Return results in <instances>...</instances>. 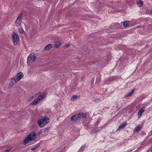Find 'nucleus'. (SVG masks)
<instances>
[{"label":"nucleus","mask_w":152,"mask_h":152,"mask_svg":"<svg viewBox=\"0 0 152 152\" xmlns=\"http://www.w3.org/2000/svg\"><path fill=\"white\" fill-rule=\"evenodd\" d=\"M137 5L140 7H142V6L143 2L141 1L137 2Z\"/></svg>","instance_id":"17"},{"label":"nucleus","mask_w":152,"mask_h":152,"mask_svg":"<svg viewBox=\"0 0 152 152\" xmlns=\"http://www.w3.org/2000/svg\"><path fill=\"white\" fill-rule=\"evenodd\" d=\"M123 25L125 27H128L129 25V22H125L123 23Z\"/></svg>","instance_id":"19"},{"label":"nucleus","mask_w":152,"mask_h":152,"mask_svg":"<svg viewBox=\"0 0 152 152\" xmlns=\"http://www.w3.org/2000/svg\"><path fill=\"white\" fill-rule=\"evenodd\" d=\"M135 89H133L132 90L131 92L128 93L126 95V96H131L132 95V94L134 93V91H135Z\"/></svg>","instance_id":"14"},{"label":"nucleus","mask_w":152,"mask_h":152,"mask_svg":"<svg viewBox=\"0 0 152 152\" xmlns=\"http://www.w3.org/2000/svg\"><path fill=\"white\" fill-rule=\"evenodd\" d=\"M78 97V96L77 95H73L72 96V97L71 98V100L74 101L76 99H77Z\"/></svg>","instance_id":"18"},{"label":"nucleus","mask_w":152,"mask_h":152,"mask_svg":"<svg viewBox=\"0 0 152 152\" xmlns=\"http://www.w3.org/2000/svg\"><path fill=\"white\" fill-rule=\"evenodd\" d=\"M52 44H49L48 45H47L45 47V50H49L50 48H52Z\"/></svg>","instance_id":"16"},{"label":"nucleus","mask_w":152,"mask_h":152,"mask_svg":"<svg viewBox=\"0 0 152 152\" xmlns=\"http://www.w3.org/2000/svg\"><path fill=\"white\" fill-rule=\"evenodd\" d=\"M45 94L44 93L39 94L38 97L31 102V105H32L37 104L38 102H39L41 99L45 97Z\"/></svg>","instance_id":"2"},{"label":"nucleus","mask_w":152,"mask_h":152,"mask_svg":"<svg viewBox=\"0 0 152 152\" xmlns=\"http://www.w3.org/2000/svg\"><path fill=\"white\" fill-rule=\"evenodd\" d=\"M69 45L68 44L66 45L65 46V47L66 48H68L69 47Z\"/></svg>","instance_id":"29"},{"label":"nucleus","mask_w":152,"mask_h":152,"mask_svg":"<svg viewBox=\"0 0 152 152\" xmlns=\"http://www.w3.org/2000/svg\"><path fill=\"white\" fill-rule=\"evenodd\" d=\"M49 122V119L47 117H44L37 121L39 126L42 128L43 127Z\"/></svg>","instance_id":"1"},{"label":"nucleus","mask_w":152,"mask_h":152,"mask_svg":"<svg viewBox=\"0 0 152 152\" xmlns=\"http://www.w3.org/2000/svg\"><path fill=\"white\" fill-rule=\"evenodd\" d=\"M44 130L45 129H42L39 132V134H42V133H43L44 132H45V131H44Z\"/></svg>","instance_id":"22"},{"label":"nucleus","mask_w":152,"mask_h":152,"mask_svg":"<svg viewBox=\"0 0 152 152\" xmlns=\"http://www.w3.org/2000/svg\"><path fill=\"white\" fill-rule=\"evenodd\" d=\"M23 17L22 14V13L20 14L18 16V17L17 18L18 19L21 20L22 19Z\"/></svg>","instance_id":"20"},{"label":"nucleus","mask_w":152,"mask_h":152,"mask_svg":"<svg viewBox=\"0 0 152 152\" xmlns=\"http://www.w3.org/2000/svg\"><path fill=\"white\" fill-rule=\"evenodd\" d=\"M127 124V123L126 121H124V123L121 124L118 127L117 129V131L124 129Z\"/></svg>","instance_id":"8"},{"label":"nucleus","mask_w":152,"mask_h":152,"mask_svg":"<svg viewBox=\"0 0 152 152\" xmlns=\"http://www.w3.org/2000/svg\"><path fill=\"white\" fill-rule=\"evenodd\" d=\"M12 38L13 42L14 44H17L18 42L19 41V38L17 34L15 33H13L12 35Z\"/></svg>","instance_id":"3"},{"label":"nucleus","mask_w":152,"mask_h":152,"mask_svg":"<svg viewBox=\"0 0 152 152\" xmlns=\"http://www.w3.org/2000/svg\"><path fill=\"white\" fill-rule=\"evenodd\" d=\"M21 20L18 19H17V20L15 21V23L17 26H20L21 25Z\"/></svg>","instance_id":"13"},{"label":"nucleus","mask_w":152,"mask_h":152,"mask_svg":"<svg viewBox=\"0 0 152 152\" xmlns=\"http://www.w3.org/2000/svg\"><path fill=\"white\" fill-rule=\"evenodd\" d=\"M19 32L20 33H23L24 31L22 29H19Z\"/></svg>","instance_id":"24"},{"label":"nucleus","mask_w":152,"mask_h":152,"mask_svg":"<svg viewBox=\"0 0 152 152\" xmlns=\"http://www.w3.org/2000/svg\"><path fill=\"white\" fill-rule=\"evenodd\" d=\"M23 76V74L21 72L18 73L15 77L14 81L15 83L18 82Z\"/></svg>","instance_id":"4"},{"label":"nucleus","mask_w":152,"mask_h":152,"mask_svg":"<svg viewBox=\"0 0 152 152\" xmlns=\"http://www.w3.org/2000/svg\"><path fill=\"white\" fill-rule=\"evenodd\" d=\"M37 146H35L34 148H33L31 149V150H34L37 149Z\"/></svg>","instance_id":"25"},{"label":"nucleus","mask_w":152,"mask_h":152,"mask_svg":"<svg viewBox=\"0 0 152 152\" xmlns=\"http://www.w3.org/2000/svg\"><path fill=\"white\" fill-rule=\"evenodd\" d=\"M99 130H97L95 131L94 132V133H96V132H99Z\"/></svg>","instance_id":"27"},{"label":"nucleus","mask_w":152,"mask_h":152,"mask_svg":"<svg viewBox=\"0 0 152 152\" xmlns=\"http://www.w3.org/2000/svg\"><path fill=\"white\" fill-rule=\"evenodd\" d=\"M61 45V42L59 41H57L55 42L54 47L56 48H58Z\"/></svg>","instance_id":"10"},{"label":"nucleus","mask_w":152,"mask_h":152,"mask_svg":"<svg viewBox=\"0 0 152 152\" xmlns=\"http://www.w3.org/2000/svg\"><path fill=\"white\" fill-rule=\"evenodd\" d=\"M33 98L31 97L28 100L29 101H31V100L32 99H33Z\"/></svg>","instance_id":"30"},{"label":"nucleus","mask_w":152,"mask_h":152,"mask_svg":"<svg viewBox=\"0 0 152 152\" xmlns=\"http://www.w3.org/2000/svg\"><path fill=\"white\" fill-rule=\"evenodd\" d=\"M145 110V108L143 107L140 109L138 113V118H141V116Z\"/></svg>","instance_id":"7"},{"label":"nucleus","mask_w":152,"mask_h":152,"mask_svg":"<svg viewBox=\"0 0 152 152\" xmlns=\"http://www.w3.org/2000/svg\"><path fill=\"white\" fill-rule=\"evenodd\" d=\"M36 60V56L34 55H29L27 58V63L34 62Z\"/></svg>","instance_id":"5"},{"label":"nucleus","mask_w":152,"mask_h":152,"mask_svg":"<svg viewBox=\"0 0 152 152\" xmlns=\"http://www.w3.org/2000/svg\"><path fill=\"white\" fill-rule=\"evenodd\" d=\"M79 114H77L73 116L71 118V120L72 121H76L77 120H78L80 119V118L79 117Z\"/></svg>","instance_id":"9"},{"label":"nucleus","mask_w":152,"mask_h":152,"mask_svg":"<svg viewBox=\"0 0 152 152\" xmlns=\"http://www.w3.org/2000/svg\"><path fill=\"white\" fill-rule=\"evenodd\" d=\"M141 126L140 125L137 126L135 128V131L136 132H138L141 129Z\"/></svg>","instance_id":"12"},{"label":"nucleus","mask_w":152,"mask_h":152,"mask_svg":"<svg viewBox=\"0 0 152 152\" xmlns=\"http://www.w3.org/2000/svg\"><path fill=\"white\" fill-rule=\"evenodd\" d=\"M150 13L152 15V11H151Z\"/></svg>","instance_id":"31"},{"label":"nucleus","mask_w":152,"mask_h":152,"mask_svg":"<svg viewBox=\"0 0 152 152\" xmlns=\"http://www.w3.org/2000/svg\"><path fill=\"white\" fill-rule=\"evenodd\" d=\"M94 101L96 102H98L101 101L100 99L99 98H97L96 99L94 100Z\"/></svg>","instance_id":"23"},{"label":"nucleus","mask_w":152,"mask_h":152,"mask_svg":"<svg viewBox=\"0 0 152 152\" xmlns=\"http://www.w3.org/2000/svg\"><path fill=\"white\" fill-rule=\"evenodd\" d=\"M27 137L29 138V140L31 141L35 139L36 136L35 133L33 132L30 133Z\"/></svg>","instance_id":"6"},{"label":"nucleus","mask_w":152,"mask_h":152,"mask_svg":"<svg viewBox=\"0 0 152 152\" xmlns=\"http://www.w3.org/2000/svg\"><path fill=\"white\" fill-rule=\"evenodd\" d=\"M78 114L80 115L79 116L80 118H86V114L83 113H79Z\"/></svg>","instance_id":"11"},{"label":"nucleus","mask_w":152,"mask_h":152,"mask_svg":"<svg viewBox=\"0 0 152 152\" xmlns=\"http://www.w3.org/2000/svg\"><path fill=\"white\" fill-rule=\"evenodd\" d=\"M10 150L11 149H6L4 151V152H9Z\"/></svg>","instance_id":"26"},{"label":"nucleus","mask_w":152,"mask_h":152,"mask_svg":"<svg viewBox=\"0 0 152 152\" xmlns=\"http://www.w3.org/2000/svg\"><path fill=\"white\" fill-rule=\"evenodd\" d=\"M50 129V127H47L46 128H45L44 129H43L44 130V131L45 132L46 131H48V130H49Z\"/></svg>","instance_id":"21"},{"label":"nucleus","mask_w":152,"mask_h":152,"mask_svg":"<svg viewBox=\"0 0 152 152\" xmlns=\"http://www.w3.org/2000/svg\"><path fill=\"white\" fill-rule=\"evenodd\" d=\"M31 141V140H29V138L28 137H26L23 141V144L25 145L27 143H28L29 141Z\"/></svg>","instance_id":"15"},{"label":"nucleus","mask_w":152,"mask_h":152,"mask_svg":"<svg viewBox=\"0 0 152 152\" xmlns=\"http://www.w3.org/2000/svg\"><path fill=\"white\" fill-rule=\"evenodd\" d=\"M10 84L11 85H13V82L12 81H10Z\"/></svg>","instance_id":"28"}]
</instances>
